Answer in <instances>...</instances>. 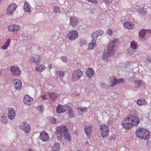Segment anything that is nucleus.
Masks as SVG:
<instances>
[{"label": "nucleus", "instance_id": "obj_42", "mask_svg": "<svg viewBox=\"0 0 151 151\" xmlns=\"http://www.w3.org/2000/svg\"><path fill=\"white\" fill-rule=\"evenodd\" d=\"M49 121L52 123H55L56 122V119L53 117L50 118H49Z\"/></svg>", "mask_w": 151, "mask_h": 151}, {"label": "nucleus", "instance_id": "obj_4", "mask_svg": "<svg viewBox=\"0 0 151 151\" xmlns=\"http://www.w3.org/2000/svg\"><path fill=\"white\" fill-rule=\"evenodd\" d=\"M109 128L107 126L104 124H102L100 125V130L101 132V136L104 138L107 136L109 134Z\"/></svg>", "mask_w": 151, "mask_h": 151}, {"label": "nucleus", "instance_id": "obj_35", "mask_svg": "<svg viewBox=\"0 0 151 151\" xmlns=\"http://www.w3.org/2000/svg\"><path fill=\"white\" fill-rule=\"evenodd\" d=\"M1 120L3 123L6 124L8 123V121L6 119V116L2 115L1 116Z\"/></svg>", "mask_w": 151, "mask_h": 151}, {"label": "nucleus", "instance_id": "obj_27", "mask_svg": "<svg viewBox=\"0 0 151 151\" xmlns=\"http://www.w3.org/2000/svg\"><path fill=\"white\" fill-rule=\"evenodd\" d=\"M56 74L57 76H59L61 80L63 81V80L62 79V78H63L64 76L65 73L64 72L61 71H58L56 72Z\"/></svg>", "mask_w": 151, "mask_h": 151}, {"label": "nucleus", "instance_id": "obj_57", "mask_svg": "<svg viewBox=\"0 0 151 151\" xmlns=\"http://www.w3.org/2000/svg\"><path fill=\"white\" fill-rule=\"evenodd\" d=\"M2 1V0H0V3H1Z\"/></svg>", "mask_w": 151, "mask_h": 151}, {"label": "nucleus", "instance_id": "obj_54", "mask_svg": "<svg viewBox=\"0 0 151 151\" xmlns=\"http://www.w3.org/2000/svg\"><path fill=\"white\" fill-rule=\"evenodd\" d=\"M52 64H49L48 65V68L50 69L52 68Z\"/></svg>", "mask_w": 151, "mask_h": 151}, {"label": "nucleus", "instance_id": "obj_52", "mask_svg": "<svg viewBox=\"0 0 151 151\" xmlns=\"http://www.w3.org/2000/svg\"><path fill=\"white\" fill-rule=\"evenodd\" d=\"M46 95H44L43 96H42L41 98H42V99L45 100L46 99Z\"/></svg>", "mask_w": 151, "mask_h": 151}, {"label": "nucleus", "instance_id": "obj_3", "mask_svg": "<svg viewBox=\"0 0 151 151\" xmlns=\"http://www.w3.org/2000/svg\"><path fill=\"white\" fill-rule=\"evenodd\" d=\"M136 135L137 137L141 139H147L150 137L149 131L143 128H139L137 129L136 132Z\"/></svg>", "mask_w": 151, "mask_h": 151}, {"label": "nucleus", "instance_id": "obj_51", "mask_svg": "<svg viewBox=\"0 0 151 151\" xmlns=\"http://www.w3.org/2000/svg\"><path fill=\"white\" fill-rule=\"evenodd\" d=\"M134 79V76H132L131 78H129V80L130 81H133Z\"/></svg>", "mask_w": 151, "mask_h": 151}, {"label": "nucleus", "instance_id": "obj_25", "mask_svg": "<svg viewBox=\"0 0 151 151\" xmlns=\"http://www.w3.org/2000/svg\"><path fill=\"white\" fill-rule=\"evenodd\" d=\"M48 94L52 100H55L58 96V95L57 94L52 92L48 93Z\"/></svg>", "mask_w": 151, "mask_h": 151}, {"label": "nucleus", "instance_id": "obj_55", "mask_svg": "<svg viewBox=\"0 0 151 151\" xmlns=\"http://www.w3.org/2000/svg\"><path fill=\"white\" fill-rule=\"evenodd\" d=\"M2 75V72L1 69H0V76Z\"/></svg>", "mask_w": 151, "mask_h": 151}, {"label": "nucleus", "instance_id": "obj_30", "mask_svg": "<svg viewBox=\"0 0 151 151\" xmlns=\"http://www.w3.org/2000/svg\"><path fill=\"white\" fill-rule=\"evenodd\" d=\"M10 41V39H8L6 41L4 45L1 47V48L4 50L6 49L7 48L9 45Z\"/></svg>", "mask_w": 151, "mask_h": 151}, {"label": "nucleus", "instance_id": "obj_29", "mask_svg": "<svg viewBox=\"0 0 151 151\" xmlns=\"http://www.w3.org/2000/svg\"><path fill=\"white\" fill-rule=\"evenodd\" d=\"M146 31L145 29H141L139 32V36L142 38H144L146 35Z\"/></svg>", "mask_w": 151, "mask_h": 151}, {"label": "nucleus", "instance_id": "obj_33", "mask_svg": "<svg viewBox=\"0 0 151 151\" xmlns=\"http://www.w3.org/2000/svg\"><path fill=\"white\" fill-rule=\"evenodd\" d=\"M146 9L142 8V9H140L139 11V12L142 15H145L146 14L147 12H146Z\"/></svg>", "mask_w": 151, "mask_h": 151}, {"label": "nucleus", "instance_id": "obj_8", "mask_svg": "<svg viewBox=\"0 0 151 151\" xmlns=\"http://www.w3.org/2000/svg\"><path fill=\"white\" fill-rule=\"evenodd\" d=\"M10 70L13 76H19L21 74V71L19 68L16 66L13 65L10 68Z\"/></svg>", "mask_w": 151, "mask_h": 151}, {"label": "nucleus", "instance_id": "obj_21", "mask_svg": "<svg viewBox=\"0 0 151 151\" xmlns=\"http://www.w3.org/2000/svg\"><path fill=\"white\" fill-rule=\"evenodd\" d=\"M45 67L43 65L37 64L35 67L36 70L39 72H42L45 70Z\"/></svg>", "mask_w": 151, "mask_h": 151}, {"label": "nucleus", "instance_id": "obj_18", "mask_svg": "<svg viewBox=\"0 0 151 151\" xmlns=\"http://www.w3.org/2000/svg\"><path fill=\"white\" fill-rule=\"evenodd\" d=\"M8 110L9 111L8 113L9 118L10 119H13L14 118L15 115V112L14 109L12 107H9Z\"/></svg>", "mask_w": 151, "mask_h": 151}, {"label": "nucleus", "instance_id": "obj_6", "mask_svg": "<svg viewBox=\"0 0 151 151\" xmlns=\"http://www.w3.org/2000/svg\"><path fill=\"white\" fill-rule=\"evenodd\" d=\"M110 80L112 82V85L110 86L112 87L117 84H120L121 83H123L125 81V79L123 78H119V79H116V77L114 76H112L110 78Z\"/></svg>", "mask_w": 151, "mask_h": 151}, {"label": "nucleus", "instance_id": "obj_17", "mask_svg": "<svg viewBox=\"0 0 151 151\" xmlns=\"http://www.w3.org/2000/svg\"><path fill=\"white\" fill-rule=\"evenodd\" d=\"M40 137L42 141L44 142L48 141L49 139L48 134L45 131L41 132Z\"/></svg>", "mask_w": 151, "mask_h": 151}, {"label": "nucleus", "instance_id": "obj_22", "mask_svg": "<svg viewBox=\"0 0 151 151\" xmlns=\"http://www.w3.org/2000/svg\"><path fill=\"white\" fill-rule=\"evenodd\" d=\"M96 40H92L91 42L88 44V49L90 50L93 49L96 47Z\"/></svg>", "mask_w": 151, "mask_h": 151}, {"label": "nucleus", "instance_id": "obj_39", "mask_svg": "<svg viewBox=\"0 0 151 151\" xmlns=\"http://www.w3.org/2000/svg\"><path fill=\"white\" fill-rule=\"evenodd\" d=\"M77 109L78 110H80L82 112L84 113L85 111H86L87 109L86 107H84L83 108H82L81 107H78Z\"/></svg>", "mask_w": 151, "mask_h": 151}, {"label": "nucleus", "instance_id": "obj_41", "mask_svg": "<svg viewBox=\"0 0 151 151\" xmlns=\"http://www.w3.org/2000/svg\"><path fill=\"white\" fill-rule=\"evenodd\" d=\"M35 58L34 57L32 56L30 57L29 61L30 63H32L35 62Z\"/></svg>", "mask_w": 151, "mask_h": 151}, {"label": "nucleus", "instance_id": "obj_20", "mask_svg": "<svg viewBox=\"0 0 151 151\" xmlns=\"http://www.w3.org/2000/svg\"><path fill=\"white\" fill-rule=\"evenodd\" d=\"M92 126L91 125L86 126L85 128V132L87 137H88L90 135L91 132L92 130L91 128Z\"/></svg>", "mask_w": 151, "mask_h": 151}, {"label": "nucleus", "instance_id": "obj_14", "mask_svg": "<svg viewBox=\"0 0 151 151\" xmlns=\"http://www.w3.org/2000/svg\"><path fill=\"white\" fill-rule=\"evenodd\" d=\"M14 84L15 89L18 91L21 90L22 87V83L21 81L18 79H14L12 81Z\"/></svg>", "mask_w": 151, "mask_h": 151}, {"label": "nucleus", "instance_id": "obj_36", "mask_svg": "<svg viewBox=\"0 0 151 151\" xmlns=\"http://www.w3.org/2000/svg\"><path fill=\"white\" fill-rule=\"evenodd\" d=\"M100 86L102 88H104L105 89H108L110 87H111L110 86H109L106 83H101L100 84Z\"/></svg>", "mask_w": 151, "mask_h": 151}, {"label": "nucleus", "instance_id": "obj_28", "mask_svg": "<svg viewBox=\"0 0 151 151\" xmlns=\"http://www.w3.org/2000/svg\"><path fill=\"white\" fill-rule=\"evenodd\" d=\"M134 86L136 88L139 87L142 84V81L140 80H137L134 81Z\"/></svg>", "mask_w": 151, "mask_h": 151}, {"label": "nucleus", "instance_id": "obj_48", "mask_svg": "<svg viewBox=\"0 0 151 151\" xmlns=\"http://www.w3.org/2000/svg\"><path fill=\"white\" fill-rule=\"evenodd\" d=\"M43 108L44 107L43 106H38L37 109L38 110L41 112L43 111Z\"/></svg>", "mask_w": 151, "mask_h": 151}, {"label": "nucleus", "instance_id": "obj_56", "mask_svg": "<svg viewBox=\"0 0 151 151\" xmlns=\"http://www.w3.org/2000/svg\"><path fill=\"white\" fill-rule=\"evenodd\" d=\"M29 151H33L32 150L30 149L29 150Z\"/></svg>", "mask_w": 151, "mask_h": 151}, {"label": "nucleus", "instance_id": "obj_23", "mask_svg": "<svg viewBox=\"0 0 151 151\" xmlns=\"http://www.w3.org/2000/svg\"><path fill=\"white\" fill-rule=\"evenodd\" d=\"M31 7L29 5L27 2L24 4V11L28 13L30 12Z\"/></svg>", "mask_w": 151, "mask_h": 151}, {"label": "nucleus", "instance_id": "obj_1", "mask_svg": "<svg viewBox=\"0 0 151 151\" xmlns=\"http://www.w3.org/2000/svg\"><path fill=\"white\" fill-rule=\"evenodd\" d=\"M136 114V111L132 109L129 115L122 121V124L124 128L126 130H128L134 126L138 125L140 122V120L135 116Z\"/></svg>", "mask_w": 151, "mask_h": 151}, {"label": "nucleus", "instance_id": "obj_5", "mask_svg": "<svg viewBox=\"0 0 151 151\" xmlns=\"http://www.w3.org/2000/svg\"><path fill=\"white\" fill-rule=\"evenodd\" d=\"M20 128L26 133H28L30 131L31 126L26 122H23L20 125Z\"/></svg>", "mask_w": 151, "mask_h": 151}, {"label": "nucleus", "instance_id": "obj_12", "mask_svg": "<svg viewBox=\"0 0 151 151\" xmlns=\"http://www.w3.org/2000/svg\"><path fill=\"white\" fill-rule=\"evenodd\" d=\"M62 128L65 129V131L63 132V137L65 139L69 141H71V136L70 134L68 131V129L64 125L62 126Z\"/></svg>", "mask_w": 151, "mask_h": 151}, {"label": "nucleus", "instance_id": "obj_45", "mask_svg": "<svg viewBox=\"0 0 151 151\" xmlns=\"http://www.w3.org/2000/svg\"><path fill=\"white\" fill-rule=\"evenodd\" d=\"M61 59L62 60L63 62H66L67 61V58L65 56H63L61 58Z\"/></svg>", "mask_w": 151, "mask_h": 151}, {"label": "nucleus", "instance_id": "obj_2", "mask_svg": "<svg viewBox=\"0 0 151 151\" xmlns=\"http://www.w3.org/2000/svg\"><path fill=\"white\" fill-rule=\"evenodd\" d=\"M118 40L117 39H114L111 40L108 46L107 49L105 50L103 53L102 58L103 60L107 59L108 57L111 56L114 53L115 45L117 43Z\"/></svg>", "mask_w": 151, "mask_h": 151}, {"label": "nucleus", "instance_id": "obj_43", "mask_svg": "<svg viewBox=\"0 0 151 151\" xmlns=\"http://www.w3.org/2000/svg\"><path fill=\"white\" fill-rule=\"evenodd\" d=\"M88 72L92 76L94 75L95 71L92 68H88Z\"/></svg>", "mask_w": 151, "mask_h": 151}, {"label": "nucleus", "instance_id": "obj_7", "mask_svg": "<svg viewBox=\"0 0 151 151\" xmlns=\"http://www.w3.org/2000/svg\"><path fill=\"white\" fill-rule=\"evenodd\" d=\"M62 128V126L57 127L56 128V134L57 138L60 141H62L63 137V132L65 131V129Z\"/></svg>", "mask_w": 151, "mask_h": 151}, {"label": "nucleus", "instance_id": "obj_37", "mask_svg": "<svg viewBox=\"0 0 151 151\" xmlns=\"http://www.w3.org/2000/svg\"><path fill=\"white\" fill-rule=\"evenodd\" d=\"M54 12L56 13H58L60 12V9L59 7L57 6H55L53 7Z\"/></svg>", "mask_w": 151, "mask_h": 151}, {"label": "nucleus", "instance_id": "obj_40", "mask_svg": "<svg viewBox=\"0 0 151 151\" xmlns=\"http://www.w3.org/2000/svg\"><path fill=\"white\" fill-rule=\"evenodd\" d=\"M96 33L97 34L98 36L102 35L104 33V31L102 30L99 29L96 31Z\"/></svg>", "mask_w": 151, "mask_h": 151}, {"label": "nucleus", "instance_id": "obj_11", "mask_svg": "<svg viewBox=\"0 0 151 151\" xmlns=\"http://www.w3.org/2000/svg\"><path fill=\"white\" fill-rule=\"evenodd\" d=\"M21 28L19 25H10L8 26L7 29L10 32H18V30Z\"/></svg>", "mask_w": 151, "mask_h": 151}, {"label": "nucleus", "instance_id": "obj_24", "mask_svg": "<svg viewBox=\"0 0 151 151\" xmlns=\"http://www.w3.org/2000/svg\"><path fill=\"white\" fill-rule=\"evenodd\" d=\"M124 26L126 28L129 29H131L134 27V25L133 24L127 21L124 22Z\"/></svg>", "mask_w": 151, "mask_h": 151}, {"label": "nucleus", "instance_id": "obj_26", "mask_svg": "<svg viewBox=\"0 0 151 151\" xmlns=\"http://www.w3.org/2000/svg\"><path fill=\"white\" fill-rule=\"evenodd\" d=\"M60 148V145L59 143H56L52 148V151H59Z\"/></svg>", "mask_w": 151, "mask_h": 151}, {"label": "nucleus", "instance_id": "obj_46", "mask_svg": "<svg viewBox=\"0 0 151 151\" xmlns=\"http://www.w3.org/2000/svg\"><path fill=\"white\" fill-rule=\"evenodd\" d=\"M35 64H37L38 63L40 62V58L39 57L35 58Z\"/></svg>", "mask_w": 151, "mask_h": 151}, {"label": "nucleus", "instance_id": "obj_15", "mask_svg": "<svg viewBox=\"0 0 151 151\" xmlns=\"http://www.w3.org/2000/svg\"><path fill=\"white\" fill-rule=\"evenodd\" d=\"M68 106L62 105L58 104L56 107V111L58 113H61L66 111L68 108Z\"/></svg>", "mask_w": 151, "mask_h": 151}, {"label": "nucleus", "instance_id": "obj_19", "mask_svg": "<svg viewBox=\"0 0 151 151\" xmlns=\"http://www.w3.org/2000/svg\"><path fill=\"white\" fill-rule=\"evenodd\" d=\"M70 24L73 27H74L78 25V20L75 17H71L70 18Z\"/></svg>", "mask_w": 151, "mask_h": 151}, {"label": "nucleus", "instance_id": "obj_38", "mask_svg": "<svg viewBox=\"0 0 151 151\" xmlns=\"http://www.w3.org/2000/svg\"><path fill=\"white\" fill-rule=\"evenodd\" d=\"M131 47L133 49H137V45L133 41H132L131 43Z\"/></svg>", "mask_w": 151, "mask_h": 151}, {"label": "nucleus", "instance_id": "obj_44", "mask_svg": "<svg viewBox=\"0 0 151 151\" xmlns=\"http://www.w3.org/2000/svg\"><path fill=\"white\" fill-rule=\"evenodd\" d=\"M107 33L109 35H111L113 34V32L111 29H109L107 31Z\"/></svg>", "mask_w": 151, "mask_h": 151}, {"label": "nucleus", "instance_id": "obj_31", "mask_svg": "<svg viewBox=\"0 0 151 151\" xmlns=\"http://www.w3.org/2000/svg\"><path fill=\"white\" fill-rule=\"evenodd\" d=\"M68 112L69 116L71 118L73 117L75 115L73 113V111H72L71 109L70 108L69 106H68V108L67 109V110Z\"/></svg>", "mask_w": 151, "mask_h": 151}, {"label": "nucleus", "instance_id": "obj_9", "mask_svg": "<svg viewBox=\"0 0 151 151\" xmlns=\"http://www.w3.org/2000/svg\"><path fill=\"white\" fill-rule=\"evenodd\" d=\"M78 32L77 31L73 30L70 31L68 34V38L71 41L75 40L78 36Z\"/></svg>", "mask_w": 151, "mask_h": 151}, {"label": "nucleus", "instance_id": "obj_16", "mask_svg": "<svg viewBox=\"0 0 151 151\" xmlns=\"http://www.w3.org/2000/svg\"><path fill=\"white\" fill-rule=\"evenodd\" d=\"M33 98L28 95H25L23 99L24 103L27 105H31L32 103Z\"/></svg>", "mask_w": 151, "mask_h": 151}, {"label": "nucleus", "instance_id": "obj_47", "mask_svg": "<svg viewBox=\"0 0 151 151\" xmlns=\"http://www.w3.org/2000/svg\"><path fill=\"white\" fill-rule=\"evenodd\" d=\"M103 1L104 3L109 4L111 3L113 1V0H103Z\"/></svg>", "mask_w": 151, "mask_h": 151}, {"label": "nucleus", "instance_id": "obj_10", "mask_svg": "<svg viewBox=\"0 0 151 151\" xmlns=\"http://www.w3.org/2000/svg\"><path fill=\"white\" fill-rule=\"evenodd\" d=\"M82 72L79 70H75L72 74V79L73 81H76L79 79L82 74Z\"/></svg>", "mask_w": 151, "mask_h": 151}, {"label": "nucleus", "instance_id": "obj_32", "mask_svg": "<svg viewBox=\"0 0 151 151\" xmlns=\"http://www.w3.org/2000/svg\"><path fill=\"white\" fill-rule=\"evenodd\" d=\"M137 104L139 106L142 105L145 103V100L144 99H140L137 101Z\"/></svg>", "mask_w": 151, "mask_h": 151}, {"label": "nucleus", "instance_id": "obj_53", "mask_svg": "<svg viewBox=\"0 0 151 151\" xmlns=\"http://www.w3.org/2000/svg\"><path fill=\"white\" fill-rule=\"evenodd\" d=\"M146 32H149L151 33V30L150 29H146Z\"/></svg>", "mask_w": 151, "mask_h": 151}, {"label": "nucleus", "instance_id": "obj_49", "mask_svg": "<svg viewBox=\"0 0 151 151\" xmlns=\"http://www.w3.org/2000/svg\"><path fill=\"white\" fill-rule=\"evenodd\" d=\"M86 76L89 78H91L92 77V75L90 74L88 72H86Z\"/></svg>", "mask_w": 151, "mask_h": 151}, {"label": "nucleus", "instance_id": "obj_34", "mask_svg": "<svg viewBox=\"0 0 151 151\" xmlns=\"http://www.w3.org/2000/svg\"><path fill=\"white\" fill-rule=\"evenodd\" d=\"M91 36L92 38V40H96L97 39L99 36L96 33V32L92 33Z\"/></svg>", "mask_w": 151, "mask_h": 151}, {"label": "nucleus", "instance_id": "obj_13", "mask_svg": "<svg viewBox=\"0 0 151 151\" xmlns=\"http://www.w3.org/2000/svg\"><path fill=\"white\" fill-rule=\"evenodd\" d=\"M17 5L15 3L11 4L8 7L6 14L9 15L12 14L14 11L16 9Z\"/></svg>", "mask_w": 151, "mask_h": 151}, {"label": "nucleus", "instance_id": "obj_50", "mask_svg": "<svg viewBox=\"0 0 151 151\" xmlns=\"http://www.w3.org/2000/svg\"><path fill=\"white\" fill-rule=\"evenodd\" d=\"M147 61L149 63H151V57L148 56L147 58Z\"/></svg>", "mask_w": 151, "mask_h": 151}]
</instances>
